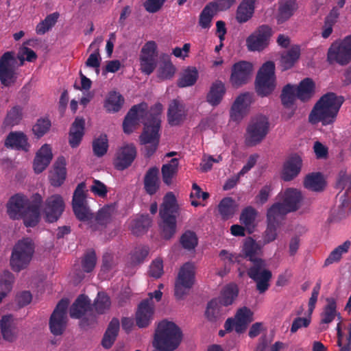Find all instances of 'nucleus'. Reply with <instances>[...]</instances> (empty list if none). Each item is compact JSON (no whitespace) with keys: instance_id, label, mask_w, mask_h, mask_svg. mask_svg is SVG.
<instances>
[{"instance_id":"nucleus-17","label":"nucleus","mask_w":351,"mask_h":351,"mask_svg":"<svg viewBox=\"0 0 351 351\" xmlns=\"http://www.w3.org/2000/svg\"><path fill=\"white\" fill-rule=\"evenodd\" d=\"M64 206L61 195L55 194L47 197L43 210L45 220L50 223L57 221L63 213Z\"/></svg>"},{"instance_id":"nucleus-28","label":"nucleus","mask_w":351,"mask_h":351,"mask_svg":"<svg viewBox=\"0 0 351 351\" xmlns=\"http://www.w3.org/2000/svg\"><path fill=\"white\" fill-rule=\"evenodd\" d=\"M336 318L341 319L340 313L337 310V303L333 298H327L326 304L320 314L321 329H326V325L331 323Z\"/></svg>"},{"instance_id":"nucleus-33","label":"nucleus","mask_w":351,"mask_h":351,"mask_svg":"<svg viewBox=\"0 0 351 351\" xmlns=\"http://www.w3.org/2000/svg\"><path fill=\"white\" fill-rule=\"evenodd\" d=\"M159 185L158 169L156 167H152L147 171L145 176V189L147 193L153 195L158 191Z\"/></svg>"},{"instance_id":"nucleus-16","label":"nucleus","mask_w":351,"mask_h":351,"mask_svg":"<svg viewBox=\"0 0 351 351\" xmlns=\"http://www.w3.org/2000/svg\"><path fill=\"white\" fill-rule=\"evenodd\" d=\"M158 61L157 45L154 41H149L142 47L140 56L141 69L149 75L155 69Z\"/></svg>"},{"instance_id":"nucleus-6","label":"nucleus","mask_w":351,"mask_h":351,"mask_svg":"<svg viewBox=\"0 0 351 351\" xmlns=\"http://www.w3.org/2000/svg\"><path fill=\"white\" fill-rule=\"evenodd\" d=\"M178 209L176 197L172 193H168L164 197L163 203L160 210L162 219L160 228L165 239H170L176 232V216L174 213Z\"/></svg>"},{"instance_id":"nucleus-38","label":"nucleus","mask_w":351,"mask_h":351,"mask_svg":"<svg viewBox=\"0 0 351 351\" xmlns=\"http://www.w3.org/2000/svg\"><path fill=\"white\" fill-rule=\"evenodd\" d=\"M223 307L217 298L213 299L208 302L205 313L208 321L211 322H217V319L226 313Z\"/></svg>"},{"instance_id":"nucleus-39","label":"nucleus","mask_w":351,"mask_h":351,"mask_svg":"<svg viewBox=\"0 0 351 351\" xmlns=\"http://www.w3.org/2000/svg\"><path fill=\"white\" fill-rule=\"evenodd\" d=\"M124 99L119 93L111 91L106 99L104 107L109 112H117L121 108Z\"/></svg>"},{"instance_id":"nucleus-41","label":"nucleus","mask_w":351,"mask_h":351,"mask_svg":"<svg viewBox=\"0 0 351 351\" xmlns=\"http://www.w3.org/2000/svg\"><path fill=\"white\" fill-rule=\"evenodd\" d=\"M297 8L295 0H281L278 14V22L282 23L290 18Z\"/></svg>"},{"instance_id":"nucleus-24","label":"nucleus","mask_w":351,"mask_h":351,"mask_svg":"<svg viewBox=\"0 0 351 351\" xmlns=\"http://www.w3.org/2000/svg\"><path fill=\"white\" fill-rule=\"evenodd\" d=\"M302 160L300 156L294 154L289 157L284 163L282 178L289 181L295 178L301 171Z\"/></svg>"},{"instance_id":"nucleus-45","label":"nucleus","mask_w":351,"mask_h":351,"mask_svg":"<svg viewBox=\"0 0 351 351\" xmlns=\"http://www.w3.org/2000/svg\"><path fill=\"white\" fill-rule=\"evenodd\" d=\"M261 250L260 245L252 238H247L243 243L242 252L245 257L249 258V260L253 263V265L258 260L261 258H256V255Z\"/></svg>"},{"instance_id":"nucleus-3","label":"nucleus","mask_w":351,"mask_h":351,"mask_svg":"<svg viewBox=\"0 0 351 351\" xmlns=\"http://www.w3.org/2000/svg\"><path fill=\"white\" fill-rule=\"evenodd\" d=\"M182 341V332L173 322H160L155 330L152 346L163 351H175Z\"/></svg>"},{"instance_id":"nucleus-19","label":"nucleus","mask_w":351,"mask_h":351,"mask_svg":"<svg viewBox=\"0 0 351 351\" xmlns=\"http://www.w3.org/2000/svg\"><path fill=\"white\" fill-rule=\"evenodd\" d=\"M271 29L267 25L260 26L246 39V46L249 51H261L265 49L271 36Z\"/></svg>"},{"instance_id":"nucleus-14","label":"nucleus","mask_w":351,"mask_h":351,"mask_svg":"<svg viewBox=\"0 0 351 351\" xmlns=\"http://www.w3.org/2000/svg\"><path fill=\"white\" fill-rule=\"evenodd\" d=\"M254 66L247 61H239L233 64L231 69L230 82L234 88L246 84L252 77Z\"/></svg>"},{"instance_id":"nucleus-1","label":"nucleus","mask_w":351,"mask_h":351,"mask_svg":"<svg viewBox=\"0 0 351 351\" xmlns=\"http://www.w3.org/2000/svg\"><path fill=\"white\" fill-rule=\"evenodd\" d=\"M146 103H141L133 106L127 114L123 123L125 133H131L138 124H144V130L140 136L145 147L147 156H152L156 151L159 142V130L160 127V115L163 110L161 104H156L149 111Z\"/></svg>"},{"instance_id":"nucleus-48","label":"nucleus","mask_w":351,"mask_h":351,"mask_svg":"<svg viewBox=\"0 0 351 351\" xmlns=\"http://www.w3.org/2000/svg\"><path fill=\"white\" fill-rule=\"evenodd\" d=\"M198 73L195 68H187L180 75L178 82L180 87H187L193 86L197 81Z\"/></svg>"},{"instance_id":"nucleus-52","label":"nucleus","mask_w":351,"mask_h":351,"mask_svg":"<svg viewBox=\"0 0 351 351\" xmlns=\"http://www.w3.org/2000/svg\"><path fill=\"white\" fill-rule=\"evenodd\" d=\"M178 159L173 158L171 160L169 163L165 164L162 166V179L165 184H171L172 178L178 171Z\"/></svg>"},{"instance_id":"nucleus-4","label":"nucleus","mask_w":351,"mask_h":351,"mask_svg":"<svg viewBox=\"0 0 351 351\" xmlns=\"http://www.w3.org/2000/svg\"><path fill=\"white\" fill-rule=\"evenodd\" d=\"M343 101V97L332 93L324 95L315 106L309 121L313 123L321 121L324 125L333 123Z\"/></svg>"},{"instance_id":"nucleus-49","label":"nucleus","mask_w":351,"mask_h":351,"mask_svg":"<svg viewBox=\"0 0 351 351\" xmlns=\"http://www.w3.org/2000/svg\"><path fill=\"white\" fill-rule=\"evenodd\" d=\"M85 188V183L81 182L77 185V188L75 189L72 199V205L73 210H78V208H80V206L87 205Z\"/></svg>"},{"instance_id":"nucleus-58","label":"nucleus","mask_w":351,"mask_h":351,"mask_svg":"<svg viewBox=\"0 0 351 351\" xmlns=\"http://www.w3.org/2000/svg\"><path fill=\"white\" fill-rule=\"evenodd\" d=\"M50 127L51 121L47 118H41L33 125L32 132L37 138H40L49 130Z\"/></svg>"},{"instance_id":"nucleus-5","label":"nucleus","mask_w":351,"mask_h":351,"mask_svg":"<svg viewBox=\"0 0 351 351\" xmlns=\"http://www.w3.org/2000/svg\"><path fill=\"white\" fill-rule=\"evenodd\" d=\"M278 198L279 202L274 204L268 209L271 219L274 214L282 218L288 213L295 211L300 207L303 199L301 192L293 188L280 192Z\"/></svg>"},{"instance_id":"nucleus-25","label":"nucleus","mask_w":351,"mask_h":351,"mask_svg":"<svg viewBox=\"0 0 351 351\" xmlns=\"http://www.w3.org/2000/svg\"><path fill=\"white\" fill-rule=\"evenodd\" d=\"M4 145L7 148L28 152L30 144L28 143V138L22 132H11L5 139Z\"/></svg>"},{"instance_id":"nucleus-20","label":"nucleus","mask_w":351,"mask_h":351,"mask_svg":"<svg viewBox=\"0 0 351 351\" xmlns=\"http://www.w3.org/2000/svg\"><path fill=\"white\" fill-rule=\"evenodd\" d=\"M252 103V95L244 93L239 95L233 103L230 110V119L235 122L241 121L248 113Z\"/></svg>"},{"instance_id":"nucleus-31","label":"nucleus","mask_w":351,"mask_h":351,"mask_svg":"<svg viewBox=\"0 0 351 351\" xmlns=\"http://www.w3.org/2000/svg\"><path fill=\"white\" fill-rule=\"evenodd\" d=\"M256 0H242L236 12V19L239 23L248 21L253 16Z\"/></svg>"},{"instance_id":"nucleus-18","label":"nucleus","mask_w":351,"mask_h":351,"mask_svg":"<svg viewBox=\"0 0 351 351\" xmlns=\"http://www.w3.org/2000/svg\"><path fill=\"white\" fill-rule=\"evenodd\" d=\"M253 321V313L247 307L239 308L234 319L229 318L224 324L226 330L230 331L233 329L238 333L245 330L248 324Z\"/></svg>"},{"instance_id":"nucleus-2","label":"nucleus","mask_w":351,"mask_h":351,"mask_svg":"<svg viewBox=\"0 0 351 351\" xmlns=\"http://www.w3.org/2000/svg\"><path fill=\"white\" fill-rule=\"evenodd\" d=\"M30 202L28 198L20 193L12 196L7 203V213L12 219H23L27 227H34L39 221L40 206L42 197L36 194Z\"/></svg>"},{"instance_id":"nucleus-23","label":"nucleus","mask_w":351,"mask_h":351,"mask_svg":"<svg viewBox=\"0 0 351 351\" xmlns=\"http://www.w3.org/2000/svg\"><path fill=\"white\" fill-rule=\"evenodd\" d=\"M186 117V110L183 102L174 99L169 104L167 111L168 122L171 125H178Z\"/></svg>"},{"instance_id":"nucleus-42","label":"nucleus","mask_w":351,"mask_h":351,"mask_svg":"<svg viewBox=\"0 0 351 351\" xmlns=\"http://www.w3.org/2000/svg\"><path fill=\"white\" fill-rule=\"evenodd\" d=\"M239 289L235 284L226 285L221 291L220 298H217L223 306L232 304L237 298Z\"/></svg>"},{"instance_id":"nucleus-8","label":"nucleus","mask_w":351,"mask_h":351,"mask_svg":"<svg viewBox=\"0 0 351 351\" xmlns=\"http://www.w3.org/2000/svg\"><path fill=\"white\" fill-rule=\"evenodd\" d=\"M34 252V243L30 239L25 238L19 241L13 248L10 258L12 269L14 271L25 269L32 258Z\"/></svg>"},{"instance_id":"nucleus-35","label":"nucleus","mask_w":351,"mask_h":351,"mask_svg":"<svg viewBox=\"0 0 351 351\" xmlns=\"http://www.w3.org/2000/svg\"><path fill=\"white\" fill-rule=\"evenodd\" d=\"M119 327V319L113 318L110 322L101 341L104 348L108 349L112 346L118 335Z\"/></svg>"},{"instance_id":"nucleus-43","label":"nucleus","mask_w":351,"mask_h":351,"mask_svg":"<svg viewBox=\"0 0 351 351\" xmlns=\"http://www.w3.org/2000/svg\"><path fill=\"white\" fill-rule=\"evenodd\" d=\"M296 91L298 98L302 101H306L313 95L315 84L311 79H304L298 86H296Z\"/></svg>"},{"instance_id":"nucleus-44","label":"nucleus","mask_w":351,"mask_h":351,"mask_svg":"<svg viewBox=\"0 0 351 351\" xmlns=\"http://www.w3.org/2000/svg\"><path fill=\"white\" fill-rule=\"evenodd\" d=\"M103 42L101 36L97 37L90 45L89 49H93V52L89 56L86 62V65L89 67L97 69L100 65L101 57L99 52V46Z\"/></svg>"},{"instance_id":"nucleus-22","label":"nucleus","mask_w":351,"mask_h":351,"mask_svg":"<svg viewBox=\"0 0 351 351\" xmlns=\"http://www.w3.org/2000/svg\"><path fill=\"white\" fill-rule=\"evenodd\" d=\"M154 304L149 300L143 301L136 312V324L139 328L147 327L153 320Z\"/></svg>"},{"instance_id":"nucleus-9","label":"nucleus","mask_w":351,"mask_h":351,"mask_svg":"<svg viewBox=\"0 0 351 351\" xmlns=\"http://www.w3.org/2000/svg\"><path fill=\"white\" fill-rule=\"evenodd\" d=\"M276 86L275 64L268 61L260 68L256 79V90L258 95L267 96Z\"/></svg>"},{"instance_id":"nucleus-40","label":"nucleus","mask_w":351,"mask_h":351,"mask_svg":"<svg viewBox=\"0 0 351 351\" xmlns=\"http://www.w3.org/2000/svg\"><path fill=\"white\" fill-rule=\"evenodd\" d=\"M304 185L313 191H321L325 186V180L320 173H312L305 178Z\"/></svg>"},{"instance_id":"nucleus-15","label":"nucleus","mask_w":351,"mask_h":351,"mask_svg":"<svg viewBox=\"0 0 351 351\" xmlns=\"http://www.w3.org/2000/svg\"><path fill=\"white\" fill-rule=\"evenodd\" d=\"M68 305V300H61L51 316L49 328L51 333L54 335H61L66 328L67 322L66 308Z\"/></svg>"},{"instance_id":"nucleus-57","label":"nucleus","mask_w":351,"mask_h":351,"mask_svg":"<svg viewBox=\"0 0 351 351\" xmlns=\"http://www.w3.org/2000/svg\"><path fill=\"white\" fill-rule=\"evenodd\" d=\"M297 97L296 86L287 84L282 90L281 100L284 106L289 107L293 104Z\"/></svg>"},{"instance_id":"nucleus-46","label":"nucleus","mask_w":351,"mask_h":351,"mask_svg":"<svg viewBox=\"0 0 351 351\" xmlns=\"http://www.w3.org/2000/svg\"><path fill=\"white\" fill-rule=\"evenodd\" d=\"M151 223L152 220L148 215H141L132 219L130 227L133 234L139 235L147 230Z\"/></svg>"},{"instance_id":"nucleus-50","label":"nucleus","mask_w":351,"mask_h":351,"mask_svg":"<svg viewBox=\"0 0 351 351\" xmlns=\"http://www.w3.org/2000/svg\"><path fill=\"white\" fill-rule=\"evenodd\" d=\"M14 276L9 271H4L0 275V303L12 290Z\"/></svg>"},{"instance_id":"nucleus-53","label":"nucleus","mask_w":351,"mask_h":351,"mask_svg":"<svg viewBox=\"0 0 351 351\" xmlns=\"http://www.w3.org/2000/svg\"><path fill=\"white\" fill-rule=\"evenodd\" d=\"M219 212L223 219L231 217L236 211L234 201L230 197L223 198L219 204Z\"/></svg>"},{"instance_id":"nucleus-56","label":"nucleus","mask_w":351,"mask_h":351,"mask_svg":"<svg viewBox=\"0 0 351 351\" xmlns=\"http://www.w3.org/2000/svg\"><path fill=\"white\" fill-rule=\"evenodd\" d=\"M256 217V210L252 207H247L243 210L240 221L250 232L254 228L255 219Z\"/></svg>"},{"instance_id":"nucleus-54","label":"nucleus","mask_w":351,"mask_h":351,"mask_svg":"<svg viewBox=\"0 0 351 351\" xmlns=\"http://www.w3.org/2000/svg\"><path fill=\"white\" fill-rule=\"evenodd\" d=\"M217 12L213 4L207 5L202 10L199 16V25L204 29H208L210 26V23L215 12Z\"/></svg>"},{"instance_id":"nucleus-51","label":"nucleus","mask_w":351,"mask_h":351,"mask_svg":"<svg viewBox=\"0 0 351 351\" xmlns=\"http://www.w3.org/2000/svg\"><path fill=\"white\" fill-rule=\"evenodd\" d=\"M350 247V242L349 241H346L343 244L339 245L330 252V255L325 261L324 265L328 266L340 261L343 254L348 251Z\"/></svg>"},{"instance_id":"nucleus-47","label":"nucleus","mask_w":351,"mask_h":351,"mask_svg":"<svg viewBox=\"0 0 351 351\" xmlns=\"http://www.w3.org/2000/svg\"><path fill=\"white\" fill-rule=\"evenodd\" d=\"M59 13L53 12L47 15L36 27V32L38 35H43L49 32L56 23L59 18Z\"/></svg>"},{"instance_id":"nucleus-29","label":"nucleus","mask_w":351,"mask_h":351,"mask_svg":"<svg viewBox=\"0 0 351 351\" xmlns=\"http://www.w3.org/2000/svg\"><path fill=\"white\" fill-rule=\"evenodd\" d=\"M226 92L225 84L220 80H216L210 88L206 100L213 106H218L222 101Z\"/></svg>"},{"instance_id":"nucleus-37","label":"nucleus","mask_w":351,"mask_h":351,"mask_svg":"<svg viewBox=\"0 0 351 351\" xmlns=\"http://www.w3.org/2000/svg\"><path fill=\"white\" fill-rule=\"evenodd\" d=\"M267 228L263 235L264 243H269L274 241L277 237V227L278 222L282 218L277 214H274L272 219L269 217V210L267 211Z\"/></svg>"},{"instance_id":"nucleus-12","label":"nucleus","mask_w":351,"mask_h":351,"mask_svg":"<svg viewBox=\"0 0 351 351\" xmlns=\"http://www.w3.org/2000/svg\"><path fill=\"white\" fill-rule=\"evenodd\" d=\"M247 275L256 282V288L259 293H264L268 290L272 274L266 268V263L263 260L256 261L248 269Z\"/></svg>"},{"instance_id":"nucleus-27","label":"nucleus","mask_w":351,"mask_h":351,"mask_svg":"<svg viewBox=\"0 0 351 351\" xmlns=\"http://www.w3.org/2000/svg\"><path fill=\"white\" fill-rule=\"evenodd\" d=\"M52 158L51 146L48 144H44L36 154L33 163L34 171L36 173L43 172L48 167Z\"/></svg>"},{"instance_id":"nucleus-60","label":"nucleus","mask_w":351,"mask_h":351,"mask_svg":"<svg viewBox=\"0 0 351 351\" xmlns=\"http://www.w3.org/2000/svg\"><path fill=\"white\" fill-rule=\"evenodd\" d=\"M180 242L184 248L191 250L197 245V238L193 232L186 231L181 237Z\"/></svg>"},{"instance_id":"nucleus-10","label":"nucleus","mask_w":351,"mask_h":351,"mask_svg":"<svg viewBox=\"0 0 351 351\" xmlns=\"http://www.w3.org/2000/svg\"><path fill=\"white\" fill-rule=\"evenodd\" d=\"M327 60L330 64L337 63L346 65L351 60V35L337 40L330 46Z\"/></svg>"},{"instance_id":"nucleus-13","label":"nucleus","mask_w":351,"mask_h":351,"mask_svg":"<svg viewBox=\"0 0 351 351\" xmlns=\"http://www.w3.org/2000/svg\"><path fill=\"white\" fill-rule=\"evenodd\" d=\"M20 66L13 52H5L0 59L1 83L5 86L13 84L17 77L16 69Z\"/></svg>"},{"instance_id":"nucleus-32","label":"nucleus","mask_w":351,"mask_h":351,"mask_svg":"<svg viewBox=\"0 0 351 351\" xmlns=\"http://www.w3.org/2000/svg\"><path fill=\"white\" fill-rule=\"evenodd\" d=\"M90 302L86 295H80L71 307L70 316L75 319L82 317L90 309Z\"/></svg>"},{"instance_id":"nucleus-59","label":"nucleus","mask_w":351,"mask_h":351,"mask_svg":"<svg viewBox=\"0 0 351 351\" xmlns=\"http://www.w3.org/2000/svg\"><path fill=\"white\" fill-rule=\"evenodd\" d=\"M108 143L106 135H101L93 143L94 154L99 157L103 156L108 150Z\"/></svg>"},{"instance_id":"nucleus-64","label":"nucleus","mask_w":351,"mask_h":351,"mask_svg":"<svg viewBox=\"0 0 351 351\" xmlns=\"http://www.w3.org/2000/svg\"><path fill=\"white\" fill-rule=\"evenodd\" d=\"M114 208L112 206H105L100 209L96 216L95 220L99 225L107 223L112 215Z\"/></svg>"},{"instance_id":"nucleus-55","label":"nucleus","mask_w":351,"mask_h":351,"mask_svg":"<svg viewBox=\"0 0 351 351\" xmlns=\"http://www.w3.org/2000/svg\"><path fill=\"white\" fill-rule=\"evenodd\" d=\"M111 305L110 298L105 293L99 292L94 302V308L99 314H103L109 310Z\"/></svg>"},{"instance_id":"nucleus-36","label":"nucleus","mask_w":351,"mask_h":351,"mask_svg":"<svg viewBox=\"0 0 351 351\" xmlns=\"http://www.w3.org/2000/svg\"><path fill=\"white\" fill-rule=\"evenodd\" d=\"M300 56V49L298 45L293 46L290 49L281 55L280 64L282 70L291 68Z\"/></svg>"},{"instance_id":"nucleus-30","label":"nucleus","mask_w":351,"mask_h":351,"mask_svg":"<svg viewBox=\"0 0 351 351\" xmlns=\"http://www.w3.org/2000/svg\"><path fill=\"white\" fill-rule=\"evenodd\" d=\"M66 175V162L64 158H59L50 172L49 179L51 184L54 186H60L64 182Z\"/></svg>"},{"instance_id":"nucleus-11","label":"nucleus","mask_w":351,"mask_h":351,"mask_svg":"<svg viewBox=\"0 0 351 351\" xmlns=\"http://www.w3.org/2000/svg\"><path fill=\"white\" fill-rule=\"evenodd\" d=\"M195 282V267L191 263H184L180 269L175 282V295L182 299L193 287Z\"/></svg>"},{"instance_id":"nucleus-61","label":"nucleus","mask_w":351,"mask_h":351,"mask_svg":"<svg viewBox=\"0 0 351 351\" xmlns=\"http://www.w3.org/2000/svg\"><path fill=\"white\" fill-rule=\"evenodd\" d=\"M209 195L207 192L202 191L201 189L197 184H193L192 191L191 193V202L193 206L201 205L198 199L205 200L208 197Z\"/></svg>"},{"instance_id":"nucleus-21","label":"nucleus","mask_w":351,"mask_h":351,"mask_svg":"<svg viewBox=\"0 0 351 351\" xmlns=\"http://www.w3.org/2000/svg\"><path fill=\"white\" fill-rule=\"evenodd\" d=\"M136 156L135 147L132 144H126L121 147L117 152L114 160V167L118 170H123L130 167Z\"/></svg>"},{"instance_id":"nucleus-7","label":"nucleus","mask_w":351,"mask_h":351,"mask_svg":"<svg viewBox=\"0 0 351 351\" xmlns=\"http://www.w3.org/2000/svg\"><path fill=\"white\" fill-rule=\"evenodd\" d=\"M269 130V122L266 116L258 115L248 123L244 135L245 144L253 147L261 143Z\"/></svg>"},{"instance_id":"nucleus-63","label":"nucleus","mask_w":351,"mask_h":351,"mask_svg":"<svg viewBox=\"0 0 351 351\" xmlns=\"http://www.w3.org/2000/svg\"><path fill=\"white\" fill-rule=\"evenodd\" d=\"M176 72V68L170 61L163 62L158 71V77L162 80L171 78Z\"/></svg>"},{"instance_id":"nucleus-34","label":"nucleus","mask_w":351,"mask_h":351,"mask_svg":"<svg viewBox=\"0 0 351 351\" xmlns=\"http://www.w3.org/2000/svg\"><path fill=\"white\" fill-rule=\"evenodd\" d=\"M84 120L76 118L73 123L69 134V144L72 147H77L84 135Z\"/></svg>"},{"instance_id":"nucleus-62","label":"nucleus","mask_w":351,"mask_h":351,"mask_svg":"<svg viewBox=\"0 0 351 351\" xmlns=\"http://www.w3.org/2000/svg\"><path fill=\"white\" fill-rule=\"evenodd\" d=\"M97 262L96 255L93 251L87 252L82 261V267L85 272H90L95 267Z\"/></svg>"},{"instance_id":"nucleus-26","label":"nucleus","mask_w":351,"mask_h":351,"mask_svg":"<svg viewBox=\"0 0 351 351\" xmlns=\"http://www.w3.org/2000/svg\"><path fill=\"white\" fill-rule=\"evenodd\" d=\"M0 328L2 336L5 341L13 342L17 339L19 329L16 321L12 315L3 316L0 320Z\"/></svg>"}]
</instances>
